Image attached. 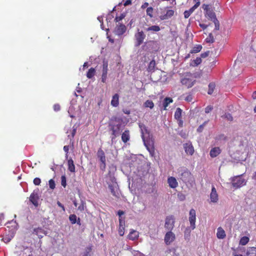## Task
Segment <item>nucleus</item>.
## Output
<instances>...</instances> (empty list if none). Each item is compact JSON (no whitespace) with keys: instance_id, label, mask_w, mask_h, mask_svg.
I'll return each instance as SVG.
<instances>
[{"instance_id":"nucleus-13","label":"nucleus","mask_w":256,"mask_h":256,"mask_svg":"<svg viewBox=\"0 0 256 256\" xmlns=\"http://www.w3.org/2000/svg\"><path fill=\"white\" fill-rule=\"evenodd\" d=\"M108 62L107 60H103L102 66V74L101 77L102 82L106 83L108 78Z\"/></svg>"},{"instance_id":"nucleus-40","label":"nucleus","mask_w":256,"mask_h":256,"mask_svg":"<svg viewBox=\"0 0 256 256\" xmlns=\"http://www.w3.org/2000/svg\"><path fill=\"white\" fill-rule=\"evenodd\" d=\"M144 106L146 108H150L152 109L154 107V104L152 100H147L144 103Z\"/></svg>"},{"instance_id":"nucleus-50","label":"nucleus","mask_w":256,"mask_h":256,"mask_svg":"<svg viewBox=\"0 0 256 256\" xmlns=\"http://www.w3.org/2000/svg\"><path fill=\"white\" fill-rule=\"evenodd\" d=\"M124 18V14H121L120 16H116L114 19V21L117 22L120 20H122Z\"/></svg>"},{"instance_id":"nucleus-20","label":"nucleus","mask_w":256,"mask_h":256,"mask_svg":"<svg viewBox=\"0 0 256 256\" xmlns=\"http://www.w3.org/2000/svg\"><path fill=\"white\" fill-rule=\"evenodd\" d=\"M128 237L130 240H138L139 237V232L134 230H132Z\"/></svg>"},{"instance_id":"nucleus-30","label":"nucleus","mask_w":256,"mask_h":256,"mask_svg":"<svg viewBox=\"0 0 256 256\" xmlns=\"http://www.w3.org/2000/svg\"><path fill=\"white\" fill-rule=\"evenodd\" d=\"M246 256H256V248H248L246 252Z\"/></svg>"},{"instance_id":"nucleus-25","label":"nucleus","mask_w":256,"mask_h":256,"mask_svg":"<svg viewBox=\"0 0 256 256\" xmlns=\"http://www.w3.org/2000/svg\"><path fill=\"white\" fill-rule=\"evenodd\" d=\"M119 104V96L118 94H114L111 100V105L114 107H116Z\"/></svg>"},{"instance_id":"nucleus-34","label":"nucleus","mask_w":256,"mask_h":256,"mask_svg":"<svg viewBox=\"0 0 256 256\" xmlns=\"http://www.w3.org/2000/svg\"><path fill=\"white\" fill-rule=\"evenodd\" d=\"M182 110L180 108H177L174 112V118L176 120H180L182 118Z\"/></svg>"},{"instance_id":"nucleus-57","label":"nucleus","mask_w":256,"mask_h":256,"mask_svg":"<svg viewBox=\"0 0 256 256\" xmlns=\"http://www.w3.org/2000/svg\"><path fill=\"white\" fill-rule=\"evenodd\" d=\"M84 202H82L78 207V210L80 211H83L84 210Z\"/></svg>"},{"instance_id":"nucleus-8","label":"nucleus","mask_w":256,"mask_h":256,"mask_svg":"<svg viewBox=\"0 0 256 256\" xmlns=\"http://www.w3.org/2000/svg\"><path fill=\"white\" fill-rule=\"evenodd\" d=\"M196 80H194L190 73L186 74L180 80L182 84L187 88H192Z\"/></svg>"},{"instance_id":"nucleus-36","label":"nucleus","mask_w":256,"mask_h":256,"mask_svg":"<svg viewBox=\"0 0 256 256\" xmlns=\"http://www.w3.org/2000/svg\"><path fill=\"white\" fill-rule=\"evenodd\" d=\"M160 28L158 26H152L146 28L147 32L153 31L154 32H158L160 30Z\"/></svg>"},{"instance_id":"nucleus-2","label":"nucleus","mask_w":256,"mask_h":256,"mask_svg":"<svg viewBox=\"0 0 256 256\" xmlns=\"http://www.w3.org/2000/svg\"><path fill=\"white\" fill-rule=\"evenodd\" d=\"M123 120L121 118L112 116L110 120L109 126L112 131V140L114 139L120 132L122 128L124 126Z\"/></svg>"},{"instance_id":"nucleus-1","label":"nucleus","mask_w":256,"mask_h":256,"mask_svg":"<svg viewBox=\"0 0 256 256\" xmlns=\"http://www.w3.org/2000/svg\"><path fill=\"white\" fill-rule=\"evenodd\" d=\"M220 6L218 2H216L213 8L209 7V27L212 30V32L209 34V43L214 42V37H216L219 34L220 22L216 18V12L213 10L218 12L219 10Z\"/></svg>"},{"instance_id":"nucleus-17","label":"nucleus","mask_w":256,"mask_h":256,"mask_svg":"<svg viewBox=\"0 0 256 256\" xmlns=\"http://www.w3.org/2000/svg\"><path fill=\"white\" fill-rule=\"evenodd\" d=\"M210 198L211 202L213 203L217 202L218 200L216 190L214 186H212V192L210 194Z\"/></svg>"},{"instance_id":"nucleus-19","label":"nucleus","mask_w":256,"mask_h":256,"mask_svg":"<svg viewBox=\"0 0 256 256\" xmlns=\"http://www.w3.org/2000/svg\"><path fill=\"white\" fill-rule=\"evenodd\" d=\"M168 184L169 186L172 188H175L178 186V182L176 178L173 176L168 178Z\"/></svg>"},{"instance_id":"nucleus-55","label":"nucleus","mask_w":256,"mask_h":256,"mask_svg":"<svg viewBox=\"0 0 256 256\" xmlns=\"http://www.w3.org/2000/svg\"><path fill=\"white\" fill-rule=\"evenodd\" d=\"M202 8L205 10V14H208V4H204L202 5Z\"/></svg>"},{"instance_id":"nucleus-15","label":"nucleus","mask_w":256,"mask_h":256,"mask_svg":"<svg viewBox=\"0 0 256 256\" xmlns=\"http://www.w3.org/2000/svg\"><path fill=\"white\" fill-rule=\"evenodd\" d=\"M126 28L125 25L122 24H119L114 29V32L116 34L120 36L123 34L126 31Z\"/></svg>"},{"instance_id":"nucleus-51","label":"nucleus","mask_w":256,"mask_h":256,"mask_svg":"<svg viewBox=\"0 0 256 256\" xmlns=\"http://www.w3.org/2000/svg\"><path fill=\"white\" fill-rule=\"evenodd\" d=\"M206 122H204L202 124L200 125L197 128V132H201L204 129V126L206 125Z\"/></svg>"},{"instance_id":"nucleus-23","label":"nucleus","mask_w":256,"mask_h":256,"mask_svg":"<svg viewBox=\"0 0 256 256\" xmlns=\"http://www.w3.org/2000/svg\"><path fill=\"white\" fill-rule=\"evenodd\" d=\"M130 139V131L125 130L122 134V140L124 143L127 142Z\"/></svg>"},{"instance_id":"nucleus-47","label":"nucleus","mask_w":256,"mask_h":256,"mask_svg":"<svg viewBox=\"0 0 256 256\" xmlns=\"http://www.w3.org/2000/svg\"><path fill=\"white\" fill-rule=\"evenodd\" d=\"M223 117L224 118H226L228 121H232V116L230 114L228 113H226L224 116Z\"/></svg>"},{"instance_id":"nucleus-22","label":"nucleus","mask_w":256,"mask_h":256,"mask_svg":"<svg viewBox=\"0 0 256 256\" xmlns=\"http://www.w3.org/2000/svg\"><path fill=\"white\" fill-rule=\"evenodd\" d=\"M174 12L173 10H168L166 14L164 15L160 16V18L161 20H167L173 16Z\"/></svg>"},{"instance_id":"nucleus-43","label":"nucleus","mask_w":256,"mask_h":256,"mask_svg":"<svg viewBox=\"0 0 256 256\" xmlns=\"http://www.w3.org/2000/svg\"><path fill=\"white\" fill-rule=\"evenodd\" d=\"M61 184L64 188L66 186V178L64 175L61 176Z\"/></svg>"},{"instance_id":"nucleus-32","label":"nucleus","mask_w":256,"mask_h":256,"mask_svg":"<svg viewBox=\"0 0 256 256\" xmlns=\"http://www.w3.org/2000/svg\"><path fill=\"white\" fill-rule=\"evenodd\" d=\"M202 49V46L200 44L195 46L190 52V54H196L200 52Z\"/></svg>"},{"instance_id":"nucleus-54","label":"nucleus","mask_w":256,"mask_h":256,"mask_svg":"<svg viewBox=\"0 0 256 256\" xmlns=\"http://www.w3.org/2000/svg\"><path fill=\"white\" fill-rule=\"evenodd\" d=\"M64 150L66 152V158L68 156V153L69 151V146H64Z\"/></svg>"},{"instance_id":"nucleus-16","label":"nucleus","mask_w":256,"mask_h":256,"mask_svg":"<svg viewBox=\"0 0 256 256\" xmlns=\"http://www.w3.org/2000/svg\"><path fill=\"white\" fill-rule=\"evenodd\" d=\"M184 148L187 154L192 155L194 152V148L191 142H188L184 144Z\"/></svg>"},{"instance_id":"nucleus-9","label":"nucleus","mask_w":256,"mask_h":256,"mask_svg":"<svg viewBox=\"0 0 256 256\" xmlns=\"http://www.w3.org/2000/svg\"><path fill=\"white\" fill-rule=\"evenodd\" d=\"M124 214V212L122 210H119L118 212V214L119 216L118 234L120 236H122L124 234L125 217L122 216Z\"/></svg>"},{"instance_id":"nucleus-56","label":"nucleus","mask_w":256,"mask_h":256,"mask_svg":"<svg viewBox=\"0 0 256 256\" xmlns=\"http://www.w3.org/2000/svg\"><path fill=\"white\" fill-rule=\"evenodd\" d=\"M54 109L56 112L58 111L60 109V106L58 104H56L54 106Z\"/></svg>"},{"instance_id":"nucleus-33","label":"nucleus","mask_w":256,"mask_h":256,"mask_svg":"<svg viewBox=\"0 0 256 256\" xmlns=\"http://www.w3.org/2000/svg\"><path fill=\"white\" fill-rule=\"evenodd\" d=\"M172 102L173 100L172 98L168 97L166 98L163 102V106L164 107V109L166 110V108L168 106V104Z\"/></svg>"},{"instance_id":"nucleus-64","label":"nucleus","mask_w":256,"mask_h":256,"mask_svg":"<svg viewBox=\"0 0 256 256\" xmlns=\"http://www.w3.org/2000/svg\"><path fill=\"white\" fill-rule=\"evenodd\" d=\"M177 120L178 121V126L180 127H182L183 126V121L182 120V118H180V120Z\"/></svg>"},{"instance_id":"nucleus-49","label":"nucleus","mask_w":256,"mask_h":256,"mask_svg":"<svg viewBox=\"0 0 256 256\" xmlns=\"http://www.w3.org/2000/svg\"><path fill=\"white\" fill-rule=\"evenodd\" d=\"M33 182L36 186H39L41 183V180L38 178H34Z\"/></svg>"},{"instance_id":"nucleus-61","label":"nucleus","mask_w":256,"mask_h":256,"mask_svg":"<svg viewBox=\"0 0 256 256\" xmlns=\"http://www.w3.org/2000/svg\"><path fill=\"white\" fill-rule=\"evenodd\" d=\"M132 4V0H126L124 3V6H127L128 5Z\"/></svg>"},{"instance_id":"nucleus-18","label":"nucleus","mask_w":256,"mask_h":256,"mask_svg":"<svg viewBox=\"0 0 256 256\" xmlns=\"http://www.w3.org/2000/svg\"><path fill=\"white\" fill-rule=\"evenodd\" d=\"M39 197L38 194L36 192H34L30 196V202L36 206H38V200Z\"/></svg>"},{"instance_id":"nucleus-62","label":"nucleus","mask_w":256,"mask_h":256,"mask_svg":"<svg viewBox=\"0 0 256 256\" xmlns=\"http://www.w3.org/2000/svg\"><path fill=\"white\" fill-rule=\"evenodd\" d=\"M148 5H149V4H148V2H145L144 3L142 4V6H141V8H142V9H144V8H147Z\"/></svg>"},{"instance_id":"nucleus-35","label":"nucleus","mask_w":256,"mask_h":256,"mask_svg":"<svg viewBox=\"0 0 256 256\" xmlns=\"http://www.w3.org/2000/svg\"><path fill=\"white\" fill-rule=\"evenodd\" d=\"M95 73V69L93 68H91L88 70V72H87L86 76L88 78H91L94 76Z\"/></svg>"},{"instance_id":"nucleus-7","label":"nucleus","mask_w":256,"mask_h":256,"mask_svg":"<svg viewBox=\"0 0 256 256\" xmlns=\"http://www.w3.org/2000/svg\"><path fill=\"white\" fill-rule=\"evenodd\" d=\"M144 50L148 53H154L158 50V47L157 42L155 40H148L144 43L142 46Z\"/></svg>"},{"instance_id":"nucleus-37","label":"nucleus","mask_w":256,"mask_h":256,"mask_svg":"<svg viewBox=\"0 0 256 256\" xmlns=\"http://www.w3.org/2000/svg\"><path fill=\"white\" fill-rule=\"evenodd\" d=\"M202 62V58L200 57H197L195 60H193L190 65L193 66H198V64H200Z\"/></svg>"},{"instance_id":"nucleus-46","label":"nucleus","mask_w":256,"mask_h":256,"mask_svg":"<svg viewBox=\"0 0 256 256\" xmlns=\"http://www.w3.org/2000/svg\"><path fill=\"white\" fill-rule=\"evenodd\" d=\"M48 184H49L50 188L52 190H54L55 188V186H56L55 182L52 179H50L48 181Z\"/></svg>"},{"instance_id":"nucleus-5","label":"nucleus","mask_w":256,"mask_h":256,"mask_svg":"<svg viewBox=\"0 0 256 256\" xmlns=\"http://www.w3.org/2000/svg\"><path fill=\"white\" fill-rule=\"evenodd\" d=\"M243 174L234 176L230 178L232 186L236 189L246 185L247 180L242 178Z\"/></svg>"},{"instance_id":"nucleus-21","label":"nucleus","mask_w":256,"mask_h":256,"mask_svg":"<svg viewBox=\"0 0 256 256\" xmlns=\"http://www.w3.org/2000/svg\"><path fill=\"white\" fill-rule=\"evenodd\" d=\"M209 59L216 58L217 56L219 55V52L218 49L214 48H209Z\"/></svg>"},{"instance_id":"nucleus-48","label":"nucleus","mask_w":256,"mask_h":256,"mask_svg":"<svg viewBox=\"0 0 256 256\" xmlns=\"http://www.w3.org/2000/svg\"><path fill=\"white\" fill-rule=\"evenodd\" d=\"M77 128L76 126H74L72 130H70L71 136L72 138H74L76 132Z\"/></svg>"},{"instance_id":"nucleus-45","label":"nucleus","mask_w":256,"mask_h":256,"mask_svg":"<svg viewBox=\"0 0 256 256\" xmlns=\"http://www.w3.org/2000/svg\"><path fill=\"white\" fill-rule=\"evenodd\" d=\"M237 67H236V63L234 64V68L232 70H231V73H232V74L234 76H236L238 75L239 74V73L240 72V71L237 73H236L235 72V70L237 69Z\"/></svg>"},{"instance_id":"nucleus-39","label":"nucleus","mask_w":256,"mask_h":256,"mask_svg":"<svg viewBox=\"0 0 256 256\" xmlns=\"http://www.w3.org/2000/svg\"><path fill=\"white\" fill-rule=\"evenodd\" d=\"M92 250V246H89L86 248L85 251L82 254L81 256H90V253Z\"/></svg>"},{"instance_id":"nucleus-60","label":"nucleus","mask_w":256,"mask_h":256,"mask_svg":"<svg viewBox=\"0 0 256 256\" xmlns=\"http://www.w3.org/2000/svg\"><path fill=\"white\" fill-rule=\"evenodd\" d=\"M57 204L58 205V206H60V208H62V210L64 212H65L64 206V205L62 204H61L59 201H58Z\"/></svg>"},{"instance_id":"nucleus-44","label":"nucleus","mask_w":256,"mask_h":256,"mask_svg":"<svg viewBox=\"0 0 256 256\" xmlns=\"http://www.w3.org/2000/svg\"><path fill=\"white\" fill-rule=\"evenodd\" d=\"M216 85L214 82H211L209 84V94H212L215 88Z\"/></svg>"},{"instance_id":"nucleus-42","label":"nucleus","mask_w":256,"mask_h":256,"mask_svg":"<svg viewBox=\"0 0 256 256\" xmlns=\"http://www.w3.org/2000/svg\"><path fill=\"white\" fill-rule=\"evenodd\" d=\"M146 14L150 18L153 17L154 8L152 7H148L146 9Z\"/></svg>"},{"instance_id":"nucleus-59","label":"nucleus","mask_w":256,"mask_h":256,"mask_svg":"<svg viewBox=\"0 0 256 256\" xmlns=\"http://www.w3.org/2000/svg\"><path fill=\"white\" fill-rule=\"evenodd\" d=\"M197 8L198 7L194 5L189 10H188V11L190 12V14H192Z\"/></svg>"},{"instance_id":"nucleus-52","label":"nucleus","mask_w":256,"mask_h":256,"mask_svg":"<svg viewBox=\"0 0 256 256\" xmlns=\"http://www.w3.org/2000/svg\"><path fill=\"white\" fill-rule=\"evenodd\" d=\"M185 100L188 102H190L192 100V94H188Z\"/></svg>"},{"instance_id":"nucleus-11","label":"nucleus","mask_w":256,"mask_h":256,"mask_svg":"<svg viewBox=\"0 0 256 256\" xmlns=\"http://www.w3.org/2000/svg\"><path fill=\"white\" fill-rule=\"evenodd\" d=\"M97 156L101 162L100 168L104 170L106 167V158L104 150L101 148L98 150Z\"/></svg>"},{"instance_id":"nucleus-26","label":"nucleus","mask_w":256,"mask_h":256,"mask_svg":"<svg viewBox=\"0 0 256 256\" xmlns=\"http://www.w3.org/2000/svg\"><path fill=\"white\" fill-rule=\"evenodd\" d=\"M221 152V150L218 147H214L212 148L210 151V156L212 158H214L218 156Z\"/></svg>"},{"instance_id":"nucleus-6","label":"nucleus","mask_w":256,"mask_h":256,"mask_svg":"<svg viewBox=\"0 0 256 256\" xmlns=\"http://www.w3.org/2000/svg\"><path fill=\"white\" fill-rule=\"evenodd\" d=\"M179 172L180 178L185 184H192L194 182V178L188 169H181Z\"/></svg>"},{"instance_id":"nucleus-24","label":"nucleus","mask_w":256,"mask_h":256,"mask_svg":"<svg viewBox=\"0 0 256 256\" xmlns=\"http://www.w3.org/2000/svg\"><path fill=\"white\" fill-rule=\"evenodd\" d=\"M34 234L38 236L40 238L43 237L42 234H46L45 231L42 228H37L34 229Z\"/></svg>"},{"instance_id":"nucleus-53","label":"nucleus","mask_w":256,"mask_h":256,"mask_svg":"<svg viewBox=\"0 0 256 256\" xmlns=\"http://www.w3.org/2000/svg\"><path fill=\"white\" fill-rule=\"evenodd\" d=\"M108 188L110 189L111 193L112 194L113 196H116V192L114 191V186L112 185V184H110L108 186Z\"/></svg>"},{"instance_id":"nucleus-28","label":"nucleus","mask_w":256,"mask_h":256,"mask_svg":"<svg viewBox=\"0 0 256 256\" xmlns=\"http://www.w3.org/2000/svg\"><path fill=\"white\" fill-rule=\"evenodd\" d=\"M68 170L72 172H75V166L72 158L68 160Z\"/></svg>"},{"instance_id":"nucleus-29","label":"nucleus","mask_w":256,"mask_h":256,"mask_svg":"<svg viewBox=\"0 0 256 256\" xmlns=\"http://www.w3.org/2000/svg\"><path fill=\"white\" fill-rule=\"evenodd\" d=\"M216 236L218 238L223 239L226 235L224 230L220 227H219L217 230Z\"/></svg>"},{"instance_id":"nucleus-14","label":"nucleus","mask_w":256,"mask_h":256,"mask_svg":"<svg viewBox=\"0 0 256 256\" xmlns=\"http://www.w3.org/2000/svg\"><path fill=\"white\" fill-rule=\"evenodd\" d=\"M176 236L174 233L170 230L166 234L164 240L166 244L169 245L174 240Z\"/></svg>"},{"instance_id":"nucleus-10","label":"nucleus","mask_w":256,"mask_h":256,"mask_svg":"<svg viewBox=\"0 0 256 256\" xmlns=\"http://www.w3.org/2000/svg\"><path fill=\"white\" fill-rule=\"evenodd\" d=\"M134 38L136 40L135 46H139L143 43L146 38V34L142 30L139 31V30H138V32L134 34Z\"/></svg>"},{"instance_id":"nucleus-27","label":"nucleus","mask_w":256,"mask_h":256,"mask_svg":"<svg viewBox=\"0 0 256 256\" xmlns=\"http://www.w3.org/2000/svg\"><path fill=\"white\" fill-rule=\"evenodd\" d=\"M69 220L70 222L72 224H74L77 223V224L80 225V220L78 218L77 220V216L74 214H70L69 216Z\"/></svg>"},{"instance_id":"nucleus-3","label":"nucleus","mask_w":256,"mask_h":256,"mask_svg":"<svg viewBox=\"0 0 256 256\" xmlns=\"http://www.w3.org/2000/svg\"><path fill=\"white\" fill-rule=\"evenodd\" d=\"M139 126L140 128L142 138L145 146L150 152H154V142L152 138H150L149 131L144 124H140Z\"/></svg>"},{"instance_id":"nucleus-58","label":"nucleus","mask_w":256,"mask_h":256,"mask_svg":"<svg viewBox=\"0 0 256 256\" xmlns=\"http://www.w3.org/2000/svg\"><path fill=\"white\" fill-rule=\"evenodd\" d=\"M190 12L188 10H186L184 12V16L186 18H188L190 16Z\"/></svg>"},{"instance_id":"nucleus-41","label":"nucleus","mask_w":256,"mask_h":256,"mask_svg":"<svg viewBox=\"0 0 256 256\" xmlns=\"http://www.w3.org/2000/svg\"><path fill=\"white\" fill-rule=\"evenodd\" d=\"M217 62L216 58L209 59V68H214L216 66Z\"/></svg>"},{"instance_id":"nucleus-12","label":"nucleus","mask_w":256,"mask_h":256,"mask_svg":"<svg viewBox=\"0 0 256 256\" xmlns=\"http://www.w3.org/2000/svg\"><path fill=\"white\" fill-rule=\"evenodd\" d=\"M174 218L173 216H166L165 220L164 228L168 230L172 231L174 226Z\"/></svg>"},{"instance_id":"nucleus-63","label":"nucleus","mask_w":256,"mask_h":256,"mask_svg":"<svg viewBox=\"0 0 256 256\" xmlns=\"http://www.w3.org/2000/svg\"><path fill=\"white\" fill-rule=\"evenodd\" d=\"M208 56V52H205L201 54L200 58H206Z\"/></svg>"},{"instance_id":"nucleus-4","label":"nucleus","mask_w":256,"mask_h":256,"mask_svg":"<svg viewBox=\"0 0 256 256\" xmlns=\"http://www.w3.org/2000/svg\"><path fill=\"white\" fill-rule=\"evenodd\" d=\"M188 220L190 226L186 228L184 232V236L186 239H189L191 230L196 228V213L194 208H192L190 211Z\"/></svg>"},{"instance_id":"nucleus-31","label":"nucleus","mask_w":256,"mask_h":256,"mask_svg":"<svg viewBox=\"0 0 256 256\" xmlns=\"http://www.w3.org/2000/svg\"><path fill=\"white\" fill-rule=\"evenodd\" d=\"M156 62L154 60H152L150 62L147 68V70L148 72H154L156 66Z\"/></svg>"},{"instance_id":"nucleus-38","label":"nucleus","mask_w":256,"mask_h":256,"mask_svg":"<svg viewBox=\"0 0 256 256\" xmlns=\"http://www.w3.org/2000/svg\"><path fill=\"white\" fill-rule=\"evenodd\" d=\"M250 238L248 236H243L240 240V244L245 246L248 242Z\"/></svg>"}]
</instances>
